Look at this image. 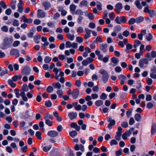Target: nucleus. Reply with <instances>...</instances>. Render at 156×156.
<instances>
[{
    "mask_svg": "<svg viewBox=\"0 0 156 156\" xmlns=\"http://www.w3.org/2000/svg\"><path fill=\"white\" fill-rule=\"evenodd\" d=\"M13 41L11 38H5L3 40V45L0 47L3 50L6 49L10 47V45Z\"/></svg>",
    "mask_w": 156,
    "mask_h": 156,
    "instance_id": "nucleus-1",
    "label": "nucleus"
},
{
    "mask_svg": "<svg viewBox=\"0 0 156 156\" xmlns=\"http://www.w3.org/2000/svg\"><path fill=\"white\" fill-rule=\"evenodd\" d=\"M99 73L102 75V79L104 83H106L108 81L109 79V75L107 72L103 69H101L99 70Z\"/></svg>",
    "mask_w": 156,
    "mask_h": 156,
    "instance_id": "nucleus-2",
    "label": "nucleus"
},
{
    "mask_svg": "<svg viewBox=\"0 0 156 156\" xmlns=\"http://www.w3.org/2000/svg\"><path fill=\"white\" fill-rule=\"evenodd\" d=\"M148 60L147 58L141 59L139 62V67L143 69L146 68L149 63Z\"/></svg>",
    "mask_w": 156,
    "mask_h": 156,
    "instance_id": "nucleus-3",
    "label": "nucleus"
},
{
    "mask_svg": "<svg viewBox=\"0 0 156 156\" xmlns=\"http://www.w3.org/2000/svg\"><path fill=\"white\" fill-rule=\"evenodd\" d=\"M115 21L117 24H121L122 23H126L127 22V19L126 17L124 16H117L116 17Z\"/></svg>",
    "mask_w": 156,
    "mask_h": 156,
    "instance_id": "nucleus-4",
    "label": "nucleus"
},
{
    "mask_svg": "<svg viewBox=\"0 0 156 156\" xmlns=\"http://www.w3.org/2000/svg\"><path fill=\"white\" fill-rule=\"evenodd\" d=\"M31 71V69L29 66H26L22 69L21 73L23 75L28 76L30 75Z\"/></svg>",
    "mask_w": 156,
    "mask_h": 156,
    "instance_id": "nucleus-5",
    "label": "nucleus"
},
{
    "mask_svg": "<svg viewBox=\"0 0 156 156\" xmlns=\"http://www.w3.org/2000/svg\"><path fill=\"white\" fill-rule=\"evenodd\" d=\"M145 57L149 60L151 61L152 58L156 57V51H152L150 54L149 53H147L145 55Z\"/></svg>",
    "mask_w": 156,
    "mask_h": 156,
    "instance_id": "nucleus-6",
    "label": "nucleus"
},
{
    "mask_svg": "<svg viewBox=\"0 0 156 156\" xmlns=\"http://www.w3.org/2000/svg\"><path fill=\"white\" fill-rule=\"evenodd\" d=\"M107 122H109L108 125V127L109 129H112V126L115 124V121L114 120L112 119L110 117H107Z\"/></svg>",
    "mask_w": 156,
    "mask_h": 156,
    "instance_id": "nucleus-7",
    "label": "nucleus"
},
{
    "mask_svg": "<svg viewBox=\"0 0 156 156\" xmlns=\"http://www.w3.org/2000/svg\"><path fill=\"white\" fill-rule=\"evenodd\" d=\"M115 12L117 13H120L122 9V5L121 3H118L115 5Z\"/></svg>",
    "mask_w": 156,
    "mask_h": 156,
    "instance_id": "nucleus-8",
    "label": "nucleus"
},
{
    "mask_svg": "<svg viewBox=\"0 0 156 156\" xmlns=\"http://www.w3.org/2000/svg\"><path fill=\"white\" fill-rule=\"evenodd\" d=\"M150 77L153 79H156V68L155 67H152L151 69Z\"/></svg>",
    "mask_w": 156,
    "mask_h": 156,
    "instance_id": "nucleus-9",
    "label": "nucleus"
},
{
    "mask_svg": "<svg viewBox=\"0 0 156 156\" xmlns=\"http://www.w3.org/2000/svg\"><path fill=\"white\" fill-rule=\"evenodd\" d=\"M85 34L84 37L85 39H87L91 37V33L92 30L86 28L85 29Z\"/></svg>",
    "mask_w": 156,
    "mask_h": 156,
    "instance_id": "nucleus-10",
    "label": "nucleus"
},
{
    "mask_svg": "<svg viewBox=\"0 0 156 156\" xmlns=\"http://www.w3.org/2000/svg\"><path fill=\"white\" fill-rule=\"evenodd\" d=\"M45 16V12L42 9H39L37 10V17L39 18H43Z\"/></svg>",
    "mask_w": 156,
    "mask_h": 156,
    "instance_id": "nucleus-11",
    "label": "nucleus"
},
{
    "mask_svg": "<svg viewBox=\"0 0 156 156\" xmlns=\"http://www.w3.org/2000/svg\"><path fill=\"white\" fill-rule=\"evenodd\" d=\"M74 149L76 151H77L80 150L82 152H84L85 150L84 146L81 144L80 145L76 144L74 147Z\"/></svg>",
    "mask_w": 156,
    "mask_h": 156,
    "instance_id": "nucleus-12",
    "label": "nucleus"
},
{
    "mask_svg": "<svg viewBox=\"0 0 156 156\" xmlns=\"http://www.w3.org/2000/svg\"><path fill=\"white\" fill-rule=\"evenodd\" d=\"M23 4V1L22 0H19V3L17 4L18 8V11L20 13H22L23 11V8L22 6Z\"/></svg>",
    "mask_w": 156,
    "mask_h": 156,
    "instance_id": "nucleus-13",
    "label": "nucleus"
},
{
    "mask_svg": "<svg viewBox=\"0 0 156 156\" xmlns=\"http://www.w3.org/2000/svg\"><path fill=\"white\" fill-rule=\"evenodd\" d=\"M80 91L78 89H76L73 91L72 97L74 99H76L79 95Z\"/></svg>",
    "mask_w": 156,
    "mask_h": 156,
    "instance_id": "nucleus-14",
    "label": "nucleus"
},
{
    "mask_svg": "<svg viewBox=\"0 0 156 156\" xmlns=\"http://www.w3.org/2000/svg\"><path fill=\"white\" fill-rule=\"evenodd\" d=\"M10 54L11 55H16L19 56V51L16 49L13 48L11 50Z\"/></svg>",
    "mask_w": 156,
    "mask_h": 156,
    "instance_id": "nucleus-15",
    "label": "nucleus"
},
{
    "mask_svg": "<svg viewBox=\"0 0 156 156\" xmlns=\"http://www.w3.org/2000/svg\"><path fill=\"white\" fill-rule=\"evenodd\" d=\"M107 44H101L99 45V49L104 52H105L107 51Z\"/></svg>",
    "mask_w": 156,
    "mask_h": 156,
    "instance_id": "nucleus-16",
    "label": "nucleus"
},
{
    "mask_svg": "<svg viewBox=\"0 0 156 156\" xmlns=\"http://www.w3.org/2000/svg\"><path fill=\"white\" fill-rule=\"evenodd\" d=\"M77 115L76 112H69L68 115L69 119L71 120L76 119Z\"/></svg>",
    "mask_w": 156,
    "mask_h": 156,
    "instance_id": "nucleus-17",
    "label": "nucleus"
},
{
    "mask_svg": "<svg viewBox=\"0 0 156 156\" xmlns=\"http://www.w3.org/2000/svg\"><path fill=\"white\" fill-rule=\"evenodd\" d=\"M47 38L45 37H41V40L44 42V44H42V46L43 48H46V46L48 45V43L47 42Z\"/></svg>",
    "mask_w": 156,
    "mask_h": 156,
    "instance_id": "nucleus-18",
    "label": "nucleus"
},
{
    "mask_svg": "<svg viewBox=\"0 0 156 156\" xmlns=\"http://www.w3.org/2000/svg\"><path fill=\"white\" fill-rule=\"evenodd\" d=\"M71 128L75 129L77 131H79L80 129V127L78 126L76 122H73L70 124Z\"/></svg>",
    "mask_w": 156,
    "mask_h": 156,
    "instance_id": "nucleus-19",
    "label": "nucleus"
},
{
    "mask_svg": "<svg viewBox=\"0 0 156 156\" xmlns=\"http://www.w3.org/2000/svg\"><path fill=\"white\" fill-rule=\"evenodd\" d=\"M111 60V62L113 63V64L112 65L113 66H115L117 65L119 61V59L115 57H112Z\"/></svg>",
    "mask_w": 156,
    "mask_h": 156,
    "instance_id": "nucleus-20",
    "label": "nucleus"
},
{
    "mask_svg": "<svg viewBox=\"0 0 156 156\" xmlns=\"http://www.w3.org/2000/svg\"><path fill=\"white\" fill-rule=\"evenodd\" d=\"M58 135V132L55 130H51L49 131V136L55 137Z\"/></svg>",
    "mask_w": 156,
    "mask_h": 156,
    "instance_id": "nucleus-21",
    "label": "nucleus"
},
{
    "mask_svg": "<svg viewBox=\"0 0 156 156\" xmlns=\"http://www.w3.org/2000/svg\"><path fill=\"white\" fill-rule=\"evenodd\" d=\"M41 36L39 34H37L35 35L34 37V41L37 44H38L40 42V41L41 39Z\"/></svg>",
    "mask_w": 156,
    "mask_h": 156,
    "instance_id": "nucleus-22",
    "label": "nucleus"
},
{
    "mask_svg": "<svg viewBox=\"0 0 156 156\" xmlns=\"http://www.w3.org/2000/svg\"><path fill=\"white\" fill-rule=\"evenodd\" d=\"M42 4L45 10H47L49 9L48 2V1H44L42 2Z\"/></svg>",
    "mask_w": 156,
    "mask_h": 156,
    "instance_id": "nucleus-23",
    "label": "nucleus"
},
{
    "mask_svg": "<svg viewBox=\"0 0 156 156\" xmlns=\"http://www.w3.org/2000/svg\"><path fill=\"white\" fill-rule=\"evenodd\" d=\"M83 6L88 7V2L87 1L84 0H83L80 2V7Z\"/></svg>",
    "mask_w": 156,
    "mask_h": 156,
    "instance_id": "nucleus-24",
    "label": "nucleus"
},
{
    "mask_svg": "<svg viewBox=\"0 0 156 156\" xmlns=\"http://www.w3.org/2000/svg\"><path fill=\"white\" fill-rule=\"evenodd\" d=\"M144 18L143 17L140 16L136 17L135 19L136 22V23H140L143 22L144 20Z\"/></svg>",
    "mask_w": 156,
    "mask_h": 156,
    "instance_id": "nucleus-25",
    "label": "nucleus"
},
{
    "mask_svg": "<svg viewBox=\"0 0 156 156\" xmlns=\"http://www.w3.org/2000/svg\"><path fill=\"white\" fill-rule=\"evenodd\" d=\"M73 14H76L79 16H81L83 15V12L80 9H78L76 10L75 13H73Z\"/></svg>",
    "mask_w": 156,
    "mask_h": 156,
    "instance_id": "nucleus-26",
    "label": "nucleus"
},
{
    "mask_svg": "<svg viewBox=\"0 0 156 156\" xmlns=\"http://www.w3.org/2000/svg\"><path fill=\"white\" fill-rule=\"evenodd\" d=\"M156 132V125L155 123L152 124L151 133L152 134H154Z\"/></svg>",
    "mask_w": 156,
    "mask_h": 156,
    "instance_id": "nucleus-27",
    "label": "nucleus"
},
{
    "mask_svg": "<svg viewBox=\"0 0 156 156\" xmlns=\"http://www.w3.org/2000/svg\"><path fill=\"white\" fill-rule=\"evenodd\" d=\"M14 81L11 79L8 80V83L9 85L12 88H15L16 87V84L13 82Z\"/></svg>",
    "mask_w": 156,
    "mask_h": 156,
    "instance_id": "nucleus-28",
    "label": "nucleus"
},
{
    "mask_svg": "<svg viewBox=\"0 0 156 156\" xmlns=\"http://www.w3.org/2000/svg\"><path fill=\"white\" fill-rule=\"evenodd\" d=\"M66 37L68 40L71 41H73L75 38V36L73 34H71L70 33H68L67 34Z\"/></svg>",
    "mask_w": 156,
    "mask_h": 156,
    "instance_id": "nucleus-29",
    "label": "nucleus"
},
{
    "mask_svg": "<svg viewBox=\"0 0 156 156\" xmlns=\"http://www.w3.org/2000/svg\"><path fill=\"white\" fill-rule=\"evenodd\" d=\"M52 86L55 88H58L60 89L61 87V84L59 82H56V83H53L52 84Z\"/></svg>",
    "mask_w": 156,
    "mask_h": 156,
    "instance_id": "nucleus-30",
    "label": "nucleus"
},
{
    "mask_svg": "<svg viewBox=\"0 0 156 156\" xmlns=\"http://www.w3.org/2000/svg\"><path fill=\"white\" fill-rule=\"evenodd\" d=\"M103 102L101 100H98L95 102V105L98 106L100 107L103 105Z\"/></svg>",
    "mask_w": 156,
    "mask_h": 156,
    "instance_id": "nucleus-31",
    "label": "nucleus"
},
{
    "mask_svg": "<svg viewBox=\"0 0 156 156\" xmlns=\"http://www.w3.org/2000/svg\"><path fill=\"white\" fill-rule=\"evenodd\" d=\"M122 135V133L119 132H117L116 135L115 136V138L117 140L119 141L121 139V136Z\"/></svg>",
    "mask_w": 156,
    "mask_h": 156,
    "instance_id": "nucleus-32",
    "label": "nucleus"
},
{
    "mask_svg": "<svg viewBox=\"0 0 156 156\" xmlns=\"http://www.w3.org/2000/svg\"><path fill=\"white\" fill-rule=\"evenodd\" d=\"M135 4L139 9H141L142 7L140 4V1L139 0H136L135 2Z\"/></svg>",
    "mask_w": 156,
    "mask_h": 156,
    "instance_id": "nucleus-33",
    "label": "nucleus"
},
{
    "mask_svg": "<svg viewBox=\"0 0 156 156\" xmlns=\"http://www.w3.org/2000/svg\"><path fill=\"white\" fill-rule=\"evenodd\" d=\"M151 17H152L156 15L155 12L153 10H150L148 13Z\"/></svg>",
    "mask_w": 156,
    "mask_h": 156,
    "instance_id": "nucleus-34",
    "label": "nucleus"
},
{
    "mask_svg": "<svg viewBox=\"0 0 156 156\" xmlns=\"http://www.w3.org/2000/svg\"><path fill=\"white\" fill-rule=\"evenodd\" d=\"M141 42L140 41L138 40H135L134 41V44L133 45V47L134 48H136L138 46H139L141 44Z\"/></svg>",
    "mask_w": 156,
    "mask_h": 156,
    "instance_id": "nucleus-35",
    "label": "nucleus"
},
{
    "mask_svg": "<svg viewBox=\"0 0 156 156\" xmlns=\"http://www.w3.org/2000/svg\"><path fill=\"white\" fill-rule=\"evenodd\" d=\"M19 22L18 20L16 19L13 20L12 25L14 26L18 27L19 25Z\"/></svg>",
    "mask_w": 156,
    "mask_h": 156,
    "instance_id": "nucleus-36",
    "label": "nucleus"
},
{
    "mask_svg": "<svg viewBox=\"0 0 156 156\" xmlns=\"http://www.w3.org/2000/svg\"><path fill=\"white\" fill-rule=\"evenodd\" d=\"M136 23L135 19L132 18L128 21V23L129 25H133Z\"/></svg>",
    "mask_w": 156,
    "mask_h": 156,
    "instance_id": "nucleus-37",
    "label": "nucleus"
},
{
    "mask_svg": "<svg viewBox=\"0 0 156 156\" xmlns=\"http://www.w3.org/2000/svg\"><path fill=\"white\" fill-rule=\"evenodd\" d=\"M16 1H12L11 4V7L12 9L14 10L16 9Z\"/></svg>",
    "mask_w": 156,
    "mask_h": 156,
    "instance_id": "nucleus-38",
    "label": "nucleus"
},
{
    "mask_svg": "<svg viewBox=\"0 0 156 156\" xmlns=\"http://www.w3.org/2000/svg\"><path fill=\"white\" fill-rule=\"evenodd\" d=\"M146 38L147 41H150L153 38V36L151 33H149L146 36Z\"/></svg>",
    "mask_w": 156,
    "mask_h": 156,
    "instance_id": "nucleus-39",
    "label": "nucleus"
},
{
    "mask_svg": "<svg viewBox=\"0 0 156 156\" xmlns=\"http://www.w3.org/2000/svg\"><path fill=\"white\" fill-rule=\"evenodd\" d=\"M93 42L95 43H102L103 42L102 39L101 37L100 36H98L96 39Z\"/></svg>",
    "mask_w": 156,
    "mask_h": 156,
    "instance_id": "nucleus-40",
    "label": "nucleus"
},
{
    "mask_svg": "<svg viewBox=\"0 0 156 156\" xmlns=\"http://www.w3.org/2000/svg\"><path fill=\"white\" fill-rule=\"evenodd\" d=\"M35 135L39 140H41L42 139L41 134L40 131H37Z\"/></svg>",
    "mask_w": 156,
    "mask_h": 156,
    "instance_id": "nucleus-41",
    "label": "nucleus"
},
{
    "mask_svg": "<svg viewBox=\"0 0 156 156\" xmlns=\"http://www.w3.org/2000/svg\"><path fill=\"white\" fill-rule=\"evenodd\" d=\"M57 93L59 98H62L63 96V92L62 90H58L57 91Z\"/></svg>",
    "mask_w": 156,
    "mask_h": 156,
    "instance_id": "nucleus-42",
    "label": "nucleus"
},
{
    "mask_svg": "<svg viewBox=\"0 0 156 156\" xmlns=\"http://www.w3.org/2000/svg\"><path fill=\"white\" fill-rule=\"evenodd\" d=\"M76 31L78 33H82L83 32V28L82 27H79L77 28Z\"/></svg>",
    "mask_w": 156,
    "mask_h": 156,
    "instance_id": "nucleus-43",
    "label": "nucleus"
},
{
    "mask_svg": "<svg viewBox=\"0 0 156 156\" xmlns=\"http://www.w3.org/2000/svg\"><path fill=\"white\" fill-rule=\"evenodd\" d=\"M77 134V133L75 130L72 131L69 133V135L72 137H73L74 136H76Z\"/></svg>",
    "mask_w": 156,
    "mask_h": 156,
    "instance_id": "nucleus-44",
    "label": "nucleus"
},
{
    "mask_svg": "<svg viewBox=\"0 0 156 156\" xmlns=\"http://www.w3.org/2000/svg\"><path fill=\"white\" fill-rule=\"evenodd\" d=\"M107 98V95L105 93H102L101 96L100 98L103 100H105Z\"/></svg>",
    "mask_w": 156,
    "mask_h": 156,
    "instance_id": "nucleus-45",
    "label": "nucleus"
},
{
    "mask_svg": "<svg viewBox=\"0 0 156 156\" xmlns=\"http://www.w3.org/2000/svg\"><path fill=\"white\" fill-rule=\"evenodd\" d=\"M141 118V116L140 114L136 113L134 116V118L136 121H139Z\"/></svg>",
    "mask_w": 156,
    "mask_h": 156,
    "instance_id": "nucleus-46",
    "label": "nucleus"
},
{
    "mask_svg": "<svg viewBox=\"0 0 156 156\" xmlns=\"http://www.w3.org/2000/svg\"><path fill=\"white\" fill-rule=\"evenodd\" d=\"M97 7L98 10L99 11H101L102 10V4L99 2H97Z\"/></svg>",
    "mask_w": 156,
    "mask_h": 156,
    "instance_id": "nucleus-47",
    "label": "nucleus"
},
{
    "mask_svg": "<svg viewBox=\"0 0 156 156\" xmlns=\"http://www.w3.org/2000/svg\"><path fill=\"white\" fill-rule=\"evenodd\" d=\"M0 5L4 9H6L7 8V6L5 2L3 1H1L0 2Z\"/></svg>",
    "mask_w": 156,
    "mask_h": 156,
    "instance_id": "nucleus-48",
    "label": "nucleus"
},
{
    "mask_svg": "<svg viewBox=\"0 0 156 156\" xmlns=\"http://www.w3.org/2000/svg\"><path fill=\"white\" fill-rule=\"evenodd\" d=\"M70 10L71 11H74L76 9V6L74 4H72L70 6Z\"/></svg>",
    "mask_w": 156,
    "mask_h": 156,
    "instance_id": "nucleus-49",
    "label": "nucleus"
},
{
    "mask_svg": "<svg viewBox=\"0 0 156 156\" xmlns=\"http://www.w3.org/2000/svg\"><path fill=\"white\" fill-rule=\"evenodd\" d=\"M86 16H87L88 18L90 20H93L94 18L93 14L91 13H89L87 15H86Z\"/></svg>",
    "mask_w": 156,
    "mask_h": 156,
    "instance_id": "nucleus-50",
    "label": "nucleus"
},
{
    "mask_svg": "<svg viewBox=\"0 0 156 156\" xmlns=\"http://www.w3.org/2000/svg\"><path fill=\"white\" fill-rule=\"evenodd\" d=\"M39 126L41 128V130H44V123L42 121H40L39 122Z\"/></svg>",
    "mask_w": 156,
    "mask_h": 156,
    "instance_id": "nucleus-51",
    "label": "nucleus"
},
{
    "mask_svg": "<svg viewBox=\"0 0 156 156\" xmlns=\"http://www.w3.org/2000/svg\"><path fill=\"white\" fill-rule=\"evenodd\" d=\"M76 41L78 42L81 43L83 42V39L81 37L78 36L76 37Z\"/></svg>",
    "mask_w": 156,
    "mask_h": 156,
    "instance_id": "nucleus-52",
    "label": "nucleus"
},
{
    "mask_svg": "<svg viewBox=\"0 0 156 156\" xmlns=\"http://www.w3.org/2000/svg\"><path fill=\"white\" fill-rule=\"evenodd\" d=\"M130 33L127 30H125L122 33V35L124 36L125 37H127L129 35Z\"/></svg>",
    "mask_w": 156,
    "mask_h": 156,
    "instance_id": "nucleus-53",
    "label": "nucleus"
},
{
    "mask_svg": "<svg viewBox=\"0 0 156 156\" xmlns=\"http://www.w3.org/2000/svg\"><path fill=\"white\" fill-rule=\"evenodd\" d=\"M1 30L2 31L7 32L8 31V27L6 26H3L1 27Z\"/></svg>",
    "mask_w": 156,
    "mask_h": 156,
    "instance_id": "nucleus-54",
    "label": "nucleus"
},
{
    "mask_svg": "<svg viewBox=\"0 0 156 156\" xmlns=\"http://www.w3.org/2000/svg\"><path fill=\"white\" fill-rule=\"evenodd\" d=\"M122 149H120L119 150L115 151V155L116 156H119L121 155L122 152Z\"/></svg>",
    "mask_w": 156,
    "mask_h": 156,
    "instance_id": "nucleus-55",
    "label": "nucleus"
},
{
    "mask_svg": "<svg viewBox=\"0 0 156 156\" xmlns=\"http://www.w3.org/2000/svg\"><path fill=\"white\" fill-rule=\"evenodd\" d=\"M22 89L24 91L27 92L28 90V88L27 84H23L22 86Z\"/></svg>",
    "mask_w": 156,
    "mask_h": 156,
    "instance_id": "nucleus-56",
    "label": "nucleus"
},
{
    "mask_svg": "<svg viewBox=\"0 0 156 156\" xmlns=\"http://www.w3.org/2000/svg\"><path fill=\"white\" fill-rule=\"evenodd\" d=\"M110 145L112 146L114 145H116L118 144V142L114 139L112 140L110 143Z\"/></svg>",
    "mask_w": 156,
    "mask_h": 156,
    "instance_id": "nucleus-57",
    "label": "nucleus"
},
{
    "mask_svg": "<svg viewBox=\"0 0 156 156\" xmlns=\"http://www.w3.org/2000/svg\"><path fill=\"white\" fill-rule=\"evenodd\" d=\"M44 119L45 120V123L49 126V116L47 114L44 116Z\"/></svg>",
    "mask_w": 156,
    "mask_h": 156,
    "instance_id": "nucleus-58",
    "label": "nucleus"
},
{
    "mask_svg": "<svg viewBox=\"0 0 156 156\" xmlns=\"http://www.w3.org/2000/svg\"><path fill=\"white\" fill-rule=\"evenodd\" d=\"M147 83L149 85H151L152 83V80L151 79L149 78H147Z\"/></svg>",
    "mask_w": 156,
    "mask_h": 156,
    "instance_id": "nucleus-59",
    "label": "nucleus"
},
{
    "mask_svg": "<svg viewBox=\"0 0 156 156\" xmlns=\"http://www.w3.org/2000/svg\"><path fill=\"white\" fill-rule=\"evenodd\" d=\"M12 10L10 9H8L5 11V14L8 15H10L12 13Z\"/></svg>",
    "mask_w": 156,
    "mask_h": 156,
    "instance_id": "nucleus-60",
    "label": "nucleus"
},
{
    "mask_svg": "<svg viewBox=\"0 0 156 156\" xmlns=\"http://www.w3.org/2000/svg\"><path fill=\"white\" fill-rule=\"evenodd\" d=\"M81 84V82L80 80H77L76 81L75 85L78 87H79L80 86Z\"/></svg>",
    "mask_w": 156,
    "mask_h": 156,
    "instance_id": "nucleus-61",
    "label": "nucleus"
},
{
    "mask_svg": "<svg viewBox=\"0 0 156 156\" xmlns=\"http://www.w3.org/2000/svg\"><path fill=\"white\" fill-rule=\"evenodd\" d=\"M93 91L94 92H98L99 91V88L98 85L94 86L92 88Z\"/></svg>",
    "mask_w": 156,
    "mask_h": 156,
    "instance_id": "nucleus-62",
    "label": "nucleus"
},
{
    "mask_svg": "<svg viewBox=\"0 0 156 156\" xmlns=\"http://www.w3.org/2000/svg\"><path fill=\"white\" fill-rule=\"evenodd\" d=\"M121 126L123 128H126L128 127V125L127 122H124L121 123Z\"/></svg>",
    "mask_w": 156,
    "mask_h": 156,
    "instance_id": "nucleus-63",
    "label": "nucleus"
},
{
    "mask_svg": "<svg viewBox=\"0 0 156 156\" xmlns=\"http://www.w3.org/2000/svg\"><path fill=\"white\" fill-rule=\"evenodd\" d=\"M20 44V42L18 41H15L13 44V46L14 47L18 46Z\"/></svg>",
    "mask_w": 156,
    "mask_h": 156,
    "instance_id": "nucleus-64",
    "label": "nucleus"
}]
</instances>
